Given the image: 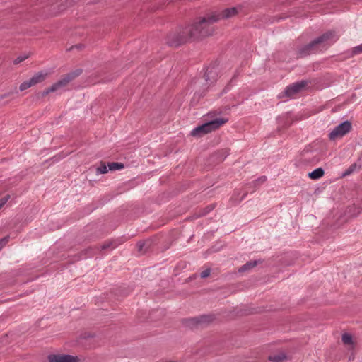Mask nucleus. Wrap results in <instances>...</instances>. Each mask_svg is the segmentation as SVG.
Segmentation results:
<instances>
[{
  "instance_id": "f03ea898",
  "label": "nucleus",
  "mask_w": 362,
  "mask_h": 362,
  "mask_svg": "<svg viewBox=\"0 0 362 362\" xmlns=\"http://www.w3.org/2000/svg\"><path fill=\"white\" fill-rule=\"evenodd\" d=\"M337 40V37L334 32L328 31L317 39L312 41L301 49V55H306L310 53L321 51L326 49L327 46L332 44Z\"/></svg>"
},
{
  "instance_id": "bb28decb",
  "label": "nucleus",
  "mask_w": 362,
  "mask_h": 362,
  "mask_svg": "<svg viewBox=\"0 0 362 362\" xmlns=\"http://www.w3.org/2000/svg\"><path fill=\"white\" fill-rule=\"evenodd\" d=\"M210 74H212V70L211 69L210 71L207 70V71H206V81H208L209 79V75Z\"/></svg>"
},
{
  "instance_id": "393cba45",
  "label": "nucleus",
  "mask_w": 362,
  "mask_h": 362,
  "mask_svg": "<svg viewBox=\"0 0 362 362\" xmlns=\"http://www.w3.org/2000/svg\"><path fill=\"white\" fill-rule=\"evenodd\" d=\"M111 242H106L101 246V250H106L111 247Z\"/></svg>"
},
{
  "instance_id": "412c9836",
  "label": "nucleus",
  "mask_w": 362,
  "mask_h": 362,
  "mask_svg": "<svg viewBox=\"0 0 362 362\" xmlns=\"http://www.w3.org/2000/svg\"><path fill=\"white\" fill-rule=\"evenodd\" d=\"M10 198V196L9 195H6L4 197H2L1 199H0V209H1V207L8 202V200Z\"/></svg>"
},
{
  "instance_id": "39448f33",
  "label": "nucleus",
  "mask_w": 362,
  "mask_h": 362,
  "mask_svg": "<svg viewBox=\"0 0 362 362\" xmlns=\"http://www.w3.org/2000/svg\"><path fill=\"white\" fill-rule=\"evenodd\" d=\"M351 129V124L349 121H345L337 126L329 134L330 140L335 141L341 139L347 134Z\"/></svg>"
},
{
  "instance_id": "dca6fc26",
  "label": "nucleus",
  "mask_w": 362,
  "mask_h": 362,
  "mask_svg": "<svg viewBox=\"0 0 362 362\" xmlns=\"http://www.w3.org/2000/svg\"><path fill=\"white\" fill-rule=\"evenodd\" d=\"M31 86H33V85L31 84V82L30 80L28 81H25L24 82H23L20 86H19V89L21 91H23L29 88H30Z\"/></svg>"
},
{
  "instance_id": "b1692460",
  "label": "nucleus",
  "mask_w": 362,
  "mask_h": 362,
  "mask_svg": "<svg viewBox=\"0 0 362 362\" xmlns=\"http://www.w3.org/2000/svg\"><path fill=\"white\" fill-rule=\"evenodd\" d=\"M27 56H24V57H19L18 58H16L15 60H14V64H18L23 61H24L25 59H27Z\"/></svg>"
},
{
  "instance_id": "4468645a",
  "label": "nucleus",
  "mask_w": 362,
  "mask_h": 362,
  "mask_svg": "<svg viewBox=\"0 0 362 362\" xmlns=\"http://www.w3.org/2000/svg\"><path fill=\"white\" fill-rule=\"evenodd\" d=\"M257 261H250V262H247L245 264H244L243 266H242L239 269H238V272H245V271H247L253 267H255V266H257Z\"/></svg>"
},
{
  "instance_id": "9d476101",
  "label": "nucleus",
  "mask_w": 362,
  "mask_h": 362,
  "mask_svg": "<svg viewBox=\"0 0 362 362\" xmlns=\"http://www.w3.org/2000/svg\"><path fill=\"white\" fill-rule=\"evenodd\" d=\"M48 76V73L47 72H38L35 74L30 79L31 84L33 86L40 83L45 80L47 76Z\"/></svg>"
},
{
  "instance_id": "1a4fd4ad",
  "label": "nucleus",
  "mask_w": 362,
  "mask_h": 362,
  "mask_svg": "<svg viewBox=\"0 0 362 362\" xmlns=\"http://www.w3.org/2000/svg\"><path fill=\"white\" fill-rule=\"evenodd\" d=\"M215 317L213 315H202L189 319L188 321L192 325H206L214 320Z\"/></svg>"
},
{
  "instance_id": "423d86ee",
  "label": "nucleus",
  "mask_w": 362,
  "mask_h": 362,
  "mask_svg": "<svg viewBox=\"0 0 362 362\" xmlns=\"http://www.w3.org/2000/svg\"><path fill=\"white\" fill-rule=\"evenodd\" d=\"M306 85L307 82L305 81L294 83L286 88L284 94L289 98H293L296 94L301 91Z\"/></svg>"
},
{
  "instance_id": "a211bd4d",
  "label": "nucleus",
  "mask_w": 362,
  "mask_h": 362,
  "mask_svg": "<svg viewBox=\"0 0 362 362\" xmlns=\"http://www.w3.org/2000/svg\"><path fill=\"white\" fill-rule=\"evenodd\" d=\"M97 172L100 174H105L107 173V168L105 163H101L100 165L97 168Z\"/></svg>"
},
{
  "instance_id": "6ab92c4d",
  "label": "nucleus",
  "mask_w": 362,
  "mask_h": 362,
  "mask_svg": "<svg viewBox=\"0 0 362 362\" xmlns=\"http://www.w3.org/2000/svg\"><path fill=\"white\" fill-rule=\"evenodd\" d=\"M356 165V164H353L351 165L349 169H347L344 173V176H347L349 175H350L351 173H352L354 172V170H355Z\"/></svg>"
},
{
  "instance_id": "2eb2a0df",
  "label": "nucleus",
  "mask_w": 362,
  "mask_h": 362,
  "mask_svg": "<svg viewBox=\"0 0 362 362\" xmlns=\"http://www.w3.org/2000/svg\"><path fill=\"white\" fill-rule=\"evenodd\" d=\"M110 170H117L124 168V165L119 163H108Z\"/></svg>"
},
{
  "instance_id": "f3484780",
  "label": "nucleus",
  "mask_w": 362,
  "mask_h": 362,
  "mask_svg": "<svg viewBox=\"0 0 362 362\" xmlns=\"http://www.w3.org/2000/svg\"><path fill=\"white\" fill-rule=\"evenodd\" d=\"M266 180H267V177L265 176H262V177H259L257 180L252 182V184L254 185L255 187H257V186H259L260 185L263 184L264 182H265Z\"/></svg>"
},
{
  "instance_id": "5701e85b",
  "label": "nucleus",
  "mask_w": 362,
  "mask_h": 362,
  "mask_svg": "<svg viewBox=\"0 0 362 362\" xmlns=\"http://www.w3.org/2000/svg\"><path fill=\"white\" fill-rule=\"evenodd\" d=\"M209 274H210V269H206V270L202 272L200 275H201L202 278H206L209 276Z\"/></svg>"
},
{
  "instance_id": "ddd939ff",
  "label": "nucleus",
  "mask_w": 362,
  "mask_h": 362,
  "mask_svg": "<svg viewBox=\"0 0 362 362\" xmlns=\"http://www.w3.org/2000/svg\"><path fill=\"white\" fill-rule=\"evenodd\" d=\"M285 358L286 355L281 352L269 356V360L274 362H281Z\"/></svg>"
},
{
  "instance_id": "a878e982",
  "label": "nucleus",
  "mask_w": 362,
  "mask_h": 362,
  "mask_svg": "<svg viewBox=\"0 0 362 362\" xmlns=\"http://www.w3.org/2000/svg\"><path fill=\"white\" fill-rule=\"evenodd\" d=\"M144 245H145L144 243H141V242L137 244L139 251H141L143 250V247L144 246Z\"/></svg>"
},
{
  "instance_id": "4be33fe9",
  "label": "nucleus",
  "mask_w": 362,
  "mask_h": 362,
  "mask_svg": "<svg viewBox=\"0 0 362 362\" xmlns=\"http://www.w3.org/2000/svg\"><path fill=\"white\" fill-rule=\"evenodd\" d=\"M8 241V237H5L0 240V250L6 245Z\"/></svg>"
},
{
  "instance_id": "0eeeda50",
  "label": "nucleus",
  "mask_w": 362,
  "mask_h": 362,
  "mask_svg": "<svg viewBox=\"0 0 362 362\" xmlns=\"http://www.w3.org/2000/svg\"><path fill=\"white\" fill-rule=\"evenodd\" d=\"M243 6L242 5H238L235 7L228 8L223 10L220 13H216V15H218L221 19H226L235 16L239 13L243 11Z\"/></svg>"
},
{
  "instance_id": "9b49d317",
  "label": "nucleus",
  "mask_w": 362,
  "mask_h": 362,
  "mask_svg": "<svg viewBox=\"0 0 362 362\" xmlns=\"http://www.w3.org/2000/svg\"><path fill=\"white\" fill-rule=\"evenodd\" d=\"M325 174L322 168H318L308 174V177L312 180H318Z\"/></svg>"
},
{
  "instance_id": "7ed1b4c3",
  "label": "nucleus",
  "mask_w": 362,
  "mask_h": 362,
  "mask_svg": "<svg viewBox=\"0 0 362 362\" xmlns=\"http://www.w3.org/2000/svg\"><path fill=\"white\" fill-rule=\"evenodd\" d=\"M228 122L227 119L224 118H217L212 121L206 122L205 124L200 125L193 129L191 132V134L193 136L200 137L203 135L209 133L212 131H214L218 129L220 127L223 125Z\"/></svg>"
},
{
  "instance_id": "6e6552de",
  "label": "nucleus",
  "mask_w": 362,
  "mask_h": 362,
  "mask_svg": "<svg viewBox=\"0 0 362 362\" xmlns=\"http://www.w3.org/2000/svg\"><path fill=\"white\" fill-rule=\"evenodd\" d=\"M49 362H78V359L76 356L65 354H52L48 356Z\"/></svg>"
},
{
  "instance_id": "f257e3e1",
  "label": "nucleus",
  "mask_w": 362,
  "mask_h": 362,
  "mask_svg": "<svg viewBox=\"0 0 362 362\" xmlns=\"http://www.w3.org/2000/svg\"><path fill=\"white\" fill-rule=\"evenodd\" d=\"M219 20L220 17L216 13L199 18L192 25L170 33L166 37V43L176 47L189 39L210 35L214 32L212 25Z\"/></svg>"
},
{
  "instance_id": "f8f14e48",
  "label": "nucleus",
  "mask_w": 362,
  "mask_h": 362,
  "mask_svg": "<svg viewBox=\"0 0 362 362\" xmlns=\"http://www.w3.org/2000/svg\"><path fill=\"white\" fill-rule=\"evenodd\" d=\"M342 341L345 345L349 346L351 348H353L354 341H353L352 336L351 334H349L348 333L344 334L342 335Z\"/></svg>"
},
{
  "instance_id": "20e7f679",
  "label": "nucleus",
  "mask_w": 362,
  "mask_h": 362,
  "mask_svg": "<svg viewBox=\"0 0 362 362\" xmlns=\"http://www.w3.org/2000/svg\"><path fill=\"white\" fill-rule=\"evenodd\" d=\"M74 74H69L64 76L61 80L54 83L50 87L44 90L42 93V96H46L48 94L54 92H57L63 88H64L71 80H73L77 75Z\"/></svg>"
},
{
  "instance_id": "aec40b11",
  "label": "nucleus",
  "mask_w": 362,
  "mask_h": 362,
  "mask_svg": "<svg viewBox=\"0 0 362 362\" xmlns=\"http://www.w3.org/2000/svg\"><path fill=\"white\" fill-rule=\"evenodd\" d=\"M352 52H353V54H358L362 53V44L354 47Z\"/></svg>"
}]
</instances>
